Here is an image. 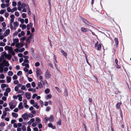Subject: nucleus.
I'll use <instances>...</instances> for the list:
<instances>
[{
	"instance_id": "42",
	"label": "nucleus",
	"mask_w": 131,
	"mask_h": 131,
	"mask_svg": "<svg viewBox=\"0 0 131 131\" xmlns=\"http://www.w3.org/2000/svg\"><path fill=\"white\" fill-rule=\"evenodd\" d=\"M22 74V72L21 71H19L17 73V75L20 76Z\"/></svg>"
},
{
	"instance_id": "18",
	"label": "nucleus",
	"mask_w": 131,
	"mask_h": 131,
	"mask_svg": "<svg viewBox=\"0 0 131 131\" xmlns=\"http://www.w3.org/2000/svg\"><path fill=\"white\" fill-rule=\"evenodd\" d=\"M25 35V33L23 31H21L20 33L18 35V36L19 37H20L22 36H24Z\"/></svg>"
},
{
	"instance_id": "20",
	"label": "nucleus",
	"mask_w": 131,
	"mask_h": 131,
	"mask_svg": "<svg viewBox=\"0 0 131 131\" xmlns=\"http://www.w3.org/2000/svg\"><path fill=\"white\" fill-rule=\"evenodd\" d=\"M33 106L37 109H38L39 107V106L38 105V104L36 102H35L33 104Z\"/></svg>"
},
{
	"instance_id": "30",
	"label": "nucleus",
	"mask_w": 131,
	"mask_h": 131,
	"mask_svg": "<svg viewBox=\"0 0 131 131\" xmlns=\"http://www.w3.org/2000/svg\"><path fill=\"white\" fill-rule=\"evenodd\" d=\"M36 121L37 122V123H39L41 122V120L38 117H37L36 118Z\"/></svg>"
},
{
	"instance_id": "7",
	"label": "nucleus",
	"mask_w": 131,
	"mask_h": 131,
	"mask_svg": "<svg viewBox=\"0 0 131 131\" xmlns=\"http://www.w3.org/2000/svg\"><path fill=\"white\" fill-rule=\"evenodd\" d=\"M13 25L14 28V30H16V29L17 27L19 25V24L17 21H15L14 22Z\"/></svg>"
},
{
	"instance_id": "39",
	"label": "nucleus",
	"mask_w": 131,
	"mask_h": 131,
	"mask_svg": "<svg viewBox=\"0 0 131 131\" xmlns=\"http://www.w3.org/2000/svg\"><path fill=\"white\" fill-rule=\"evenodd\" d=\"M40 63L38 62H36L35 63V66L36 67H39L40 66Z\"/></svg>"
},
{
	"instance_id": "63",
	"label": "nucleus",
	"mask_w": 131,
	"mask_h": 131,
	"mask_svg": "<svg viewBox=\"0 0 131 131\" xmlns=\"http://www.w3.org/2000/svg\"><path fill=\"white\" fill-rule=\"evenodd\" d=\"M22 17L23 18H25L26 17V15L25 13H23L22 14Z\"/></svg>"
},
{
	"instance_id": "2",
	"label": "nucleus",
	"mask_w": 131,
	"mask_h": 131,
	"mask_svg": "<svg viewBox=\"0 0 131 131\" xmlns=\"http://www.w3.org/2000/svg\"><path fill=\"white\" fill-rule=\"evenodd\" d=\"M16 103L15 101L12 100L9 103V108L11 109H13L16 106Z\"/></svg>"
},
{
	"instance_id": "29",
	"label": "nucleus",
	"mask_w": 131,
	"mask_h": 131,
	"mask_svg": "<svg viewBox=\"0 0 131 131\" xmlns=\"http://www.w3.org/2000/svg\"><path fill=\"white\" fill-rule=\"evenodd\" d=\"M121 104V103L119 102L117 103L116 105V107L117 109H119V108Z\"/></svg>"
},
{
	"instance_id": "9",
	"label": "nucleus",
	"mask_w": 131,
	"mask_h": 131,
	"mask_svg": "<svg viewBox=\"0 0 131 131\" xmlns=\"http://www.w3.org/2000/svg\"><path fill=\"white\" fill-rule=\"evenodd\" d=\"M36 73L37 76H39L41 73V70L39 68H37L36 70Z\"/></svg>"
},
{
	"instance_id": "14",
	"label": "nucleus",
	"mask_w": 131,
	"mask_h": 131,
	"mask_svg": "<svg viewBox=\"0 0 131 131\" xmlns=\"http://www.w3.org/2000/svg\"><path fill=\"white\" fill-rule=\"evenodd\" d=\"M19 27L21 28L23 30H24L26 28L27 26L23 24H21L19 25Z\"/></svg>"
},
{
	"instance_id": "26",
	"label": "nucleus",
	"mask_w": 131,
	"mask_h": 131,
	"mask_svg": "<svg viewBox=\"0 0 131 131\" xmlns=\"http://www.w3.org/2000/svg\"><path fill=\"white\" fill-rule=\"evenodd\" d=\"M12 115L13 117L15 118H17L18 116L17 114L14 112H13L12 113Z\"/></svg>"
},
{
	"instance_id": "54",
	"label": "nucleus",
	"mask_w": 131,
	"mask_h": 131,
	"mask_svg": "<svg viewBox=\"0 0 131 131\" xmlns=\"http://www.w3.org/2000/svg\"><path fill=\"white\" fill-rule=\"evenodd\" d=\"M57 124L59 125H61V119H59L58 121V122L57 123Z\"/></svg>"
},
{
	"instance_id": "55",
	"label": "nucleus",
	"mask_w": 131,
	"mask_h": 131,
	"mask_svg": "<svg viewBox=\"0 0 131 131\" xmlns=\"http://www.w3.org/2000/svg\"><path fill=\"white\" fill-rule=\"evenodd\" d=\"M4 21V18L3 17L1 16L0 17V22L3 21Z\"/></svg>"
},
{
	"instance_id": "44",
	"label": "nucleus",
	"mask_w": 131,
	"mask_h": 131,
	"mask_svg": "<svg viewBox=\"0 0 131 131\" xmlns=\"http://www.w3.org/2000/svg\"><path fill=\"white\" fill-rule=\"evenodd\" d=\"M26 86L27 88H29L31 87V86L30 84L29 83H28L26 85Z\"/></svg>"
},
{
	"instance_id": "19",
	"label": "nucleus",
	"mask_w": 131,
	"mask_h": 131,
	"mask_svg": "<svg viewBox=\"0 0 131 131\" xmlns=\"http://www.w3.org/2000/svg\"><path fill=\"white\" fill-rule=\"evenodd\" d=\"M5 57L6 58H7L8 60L12 58V56L11 55L6 54L5 55Z\"/></svg>"
},
{
	"instance_id": "47",
	"label": "nucleus",
	"mask_w": 131,
	"mask_h": 131,
	"mask_svg": "<svg viewBox=\"0 0 131 131\" xmlns=\"http://www.w3.org/2000/svg\"><path fill=\"white\" fill-rule=\"evenodd\" d=\"M50 109H51V108L50 106H47L46 107V111L48 112L50 110Z\"/></svg>"
},
{
	"instance_id": "25",
	"label": "nucleus",
	"mask_w": 131,
	"mask_h": 131,
	"mask_svg": "<svg viewBox=\"0 0 131 131\" xmlns=\"http://www.w3.org/2000/svg\"><path fill=\"white\" fill-rule=\"evenodd\" d=\"M49 118V120L50 122H53L54 121V118L53 116L52 115H50Z\"/></svg>"
},
{
	"instance_id": "16",
	"label": "nucleus",
	"mask_w": 131,
	"mask_h": 131,
	"mask_svg": "<svg viewBox=\"0 0 131 131\" xmlns=\"http://www.w3.org/2000/svg\"><path fill=\"white\" fill-rule=\"evenodd\" d=\"M48 126L49 127H51L53 129H55L56 128L55 126L53 125L51 123H49L48 125Z\"/></svg>"
},
{
	"instance_id": "24",
	"label": "nucleus",
	"mask_w": 131,
	"mask_h": 131,
	"mask_svg": "<svg viewBox=\"0 0 131 131\" xmlns=\"http://www.w3.org/2000/svg\"><path fill=\"white\" fill-rule=\"evenodd\" d=\"M32 25L31 23H30L29 24H28L27 25V30H29L30 28L32 27Z\"/></svg>"
},
{
	"instance_id": "35",
	"label": "nucleus",
	"mask_w": 131,
	"mask_h": 131,
	"mask_svg": "<svg viewBox=\"0 0 131 131\" xmlns=\"http://www.w3.org/2000/svg\"><path fill=\"white\" fill-rule=\"evenodd\" d=\"M55 88L59 93H60L61 92V90L58 87H55Z\"/></svg>"
},
{
	"instance_id": "59",
	"label": "nucleus",
	"mask_w": 131,
	"mask_h": 131,
	"mask_svg": "<svg viewBox=\"0 0 131 131\" xmlns=\"http://www.w3.org/2000/svg\"><path fill=\"white\" fill-rule=\"evenodd\" d=\"M42 127V124H38V127L39 128H41Z\"/></svg>"
},
{
	"instance_id": "6",
	"label": "nucleus",
	"mask_w": 131,
	"mask_h": 131,
	"mask_svg": "<svg viewBox=\"0 0 131 131\" xmlns=\"http://www.w3.org/2000/svg\"><path fill=\"white\" fill-rule=\"evenodd\" d=\"M95 47L97 48L98 50L101 49V46L100 44L98 42H97L95 45Z\"/></svg>"
},
{
	"instance_id": "5",
	"label": "nucleus",
	"mask_w": 131,
	"mask_h": 131,
	"mask_svg": "<svg viewBox=\"0 0 131 131\" xmlns=\"http://www.w3.org/2000/svg\"><path fill=\"white\" fill-rule=\"evenodd\" d=\"M45 76L47 79H49L51 77V75L49 71L48 70H47V71L45 73Z\"/></svg>"
},
{
	"instance_id": "46",
	"label": "nucleus",
	"mask_w": 131,
	"mask_h": 131,
	"mask_svg": "<svg viewBox=\"0 0 131 131\" xmlns=\"http://www.w3.org/2000/svg\"><path fill=\"white\" fill-rule=\"evenodd\" d=\"M10 91V88H7L6 90V92L8 93H9Z\"/></svg>"
},
{
	"instance_id": "27",
	"label": "nucleus",
	"mask_w": 131,
	"mask_h": 131,
	"mask_svg": "<svg viewBox=\"0 0 131 131\" xmlns=\"http://www.w3.org/2000/svg\"><path fill=\"white\" fill-rule=\"evenodd\" d=\"M18 21H19L21 23V24H23L24 22V20L23 19L19 18H18Z\"/></svg>"
},
{
	"instance_id": "62",
	"label": "nucleus",
	"mask_w": 131,
	"mask_h": 131,
	"mask_svg": "<svg viewBox=\"0 0 131 131\" xmlns=\"http://www.w3.org/2000/svg\"><path fill=\"white\" fill-rule=\"evenodd\" d=\"M24 62L26 63H29V62L28 59H25Z\"/></svg>"
},
{
	"instance_id": "33",
	"label": "nucleus",
	"mask_w": 131,
	"mask_h": 131,
	"mask_svg": "<svg viewBox=\"0 0 131 131\" xmlns=\"http://www.w3.org/2000/svg\"><path fill=\"white\" fill-rule=\"evenodd\" d=\"M49 120V118L47 117H45L44 118L45 122V123H46Z\"/></svg>"
},
{
	"instance_id": "23",
	"label": "nucleus",
	"mask_w": 131,
	"mask_h": 131,
	"mask_svg": "<svg viewBox=\"0 0 131 131\" xmlns=\"http://www.w3.org/2000/svg\"><path fill=\"white\" fill-rule=\"evenodd\" d=\"M11 80V78L10 77L7 76L6 77V81L7 83H9L10 82Z\"/></svg>"
},
{
	"instance_id": "3",
	"label": "nucleus",
	"mask_w": 131,
	"mask_h": 131,
	"mask_svg": "<svg viewBox=\"0 0 131 131\" xmlns=\"http://www.w3.org/2000/svg\"><path fill=\"white\" fill-rule=\"evenodd\" d=\"M5 49L6 50H8V53H11L13 56L15 54V52L13 50L12 48L11 47L6 46L5 47Z\"/></svg>"
},
{
	"instance_id": "4",
	"label": "nucleus",
	"mask_w": 131,
	"mask_h": 131,
	"mask_svg": "<svg viewBox=\"0 0 131 131\" xmlns=\"http://www.w3.org/2000/svg\"><path fill=\"white\" fill-rule=\"evenodd\" d=\"M13 42L11 44V45L13 46L17 43H18L19 42V40L18 38H15L13 39Z\"/></svg>"
},
{
	"instance_id": "36",
	"label": "nucleus",
	"mask_w": 131,
	"mask_h": 131,
	"mask_svg": "<svg viewBox=\"0 0 131 131\" xmlns=\"http://www.w3.org/2000/svg\"><path fill=\"white\" fill-rule=\"evenodd\" d=\"M45 92L46 94H48L50 92V90L48 89H47L45 90Z\"/></svg>"
},
{
	"instance_id": "34",
	"label": "nucleus",
	"mask_w": 131,
	"mask_h": 131,
	"mask_svg": "<svg viewBox=\"0 0 131 131\" xmlns=\"http://www.w3.org/2000/svg\"><path fill=\"white\" fill-rule=\"evenodd\" d=\"M10 28L11 30H12L14 29V26H13L12 23H10Z\"/></svg>"
},
{
	"instance_id": "28",
	"label": "nucleus",
	"mask_w": 131,
	"mask_h": 131,
	"mask_svg": "<svg viewBox=\"0 0 131 131\" xmlns=\"http://www.w3.org/2000/svg\"><path fill=\"white\" fill-rule=\"evenodd\" d=\"M18 97V100L20 101H22V97L21 96L20 94H18L17 95Z\"/></svg>"
},
{
	"instance_id": "43",
	"label": "nucleus",
	"mask_w": 131,
	"mask_h": 131,
	"mask_svg": "<svg viewBox=\"0 0 131 131\" xmlns=\"http://www.w3.org/2000/svg\"><path fill=\"white\" fill-rule=\"evenodd\" d=\"M38 85L40 88H41L43 87L42 84L39 82L38 83Z\"/></svg>"
},
{
	"instance_id": "10",
	"label": "nucleus",
	"mask_w": 131,
	"mask_h": 131,
	"mask_svg": "<svg viewBox=\"0 0 131 131\" xmlns=\"http://www.w3.org/2000/svg\"><path fill=\"white\" fill-rule=\"evenodd\" d=\"M23 46V45L22 43L18 42L16 44V47L17 48H19L22 47Z\"/></svg>"
},
{
	"instance_id": "51",
	"label": "nucleus",
	"mask_w": 131,
	"mask_h": 131,
	"mask_svg": "<svg viewBox=\"0 0 131 131\" xmlns=\"http://www.w3.org/2000/svg\"><path fill=\"white\" fill-rule=\"evenodd\" d=\"M17 78V77L16 75H15L13 76V80H16Z\"/></svg>"
},
{
	"instance_id": "8",
	"label": "nucleus",
	"mask_w": 131,
	"mask_h": 131,
	"mask_svg": "<svg viewBox=\"0 0 131 131\" xmlns=\"http://www.w3.org/2000/svg\"><path fill=\"white\" fill-rule=\"evenodd\" d=\"M21 8H29L28 5L24 3L21 4Z\"/></svg>"
},
{
	"instance_id": "41",
	"label": "nucleus",
	"mask_w": 131,
	"mask_h": 131,
	"mask_svg": "<svg viewBox=\"0 0 131 131\" xmlns=\"http://www.w3.org/2000/svg\"><path fill=\"white\" fill-rule=\"evenodd\" d=\"M114 41L115 42V43L117 45L118 44V39L117 38H115L114 39Z\"/></svg>"
},
{
	"instance_id": "40",
	"label": "nucleus",
	"mask_w": 131,
	"mask_h": 131,
	"mask_svg": "<svg viewBox=\"0 0 131 131\" xmlns=\"http://www.w3.org/2000/svg\"><path fill=\"white\" fill-rule=\"evenodd\" d=\"M6 45L5 43L3 42H0V46H4Z\"/></svg>"
},
{
	"instance_id": "13",
	"label": "nucleus",
	"mask_w": 131,
	"mask_h": 131,
	"mask_svg": "<svg viewBox=\"0 0 131 131\" xmlns=\"http://www.w3.org/2000/svg\"><path fill=\"white\" fill-rule=\"evenodd\" d=\"M81 30L82 32H86L88 31V30L86 28L83 27H82L81 28Z\"/></svg>"
},
{
	"instance_id": "37",
	"label": "nucleus",
	"mask_w": 131,
	"mask_h": 131,
	"mask_svg": "<svg viewBox=\"0 0 131 131\" xmlns=\"http://www.w3.org/2000/svg\"><path fill=\"white\" fill-rule=\"evenodd\" d=\"M8 75L10 76H12L13 75V73L12 71H9L8 72Z\"/></svg>"
},
{
	"instance_id": "22",
	"label": "nucleus",
	"mask_w": 131,
	"mask_h": 131,
	"mask_svg": "<svg viewBox=\"0 0 131 131\" xmlns=\"http://www.w3.org/2000/svg\"><path fill=\"white\" fill-rule=\"evenodd\" d=\"M22 105L23 103L22 102H21L20 103L18 106V107L19 109H22L23 108V107Z\"/></svg>"
},
{
	"instance_id": "38",
	"label": "nucleus",
	"mask_w": 131,
	"mask_h": 131,
	"mask_svg": "<svg viewBox=\"0 0 131 131\" xmlns=\"http://www.w3.org/2000/svg\"><path fill=\"white\" fill-rule=\"evenodd\" d=\"M6 10H1L0 11V14H1L2 15L5 12Z\"/></svg>"
},
{
	"instance_id": "64",
	"label": "nucleus",
	"mask_w": 131,
	"mask_h": 131,
	"mask_svg": "<svg viewBox=\"0 0 131 131\" xmlns=\"http://www.w3.org/2000/svg\"><path fill=\"white\" fill-rule=\"evenodd\" d=\"M27 131H31V129L30 128V126H28L27 127Z\"/></svg>"
},
{
	"instance_id": "49",
	"label": "nucleus",
	"mask_w": 131,
	"mask_h": 131,
	"mask_svg": "<svg viewBox=\"0 0 131 131\" xmlns=\"http://www.w3.org/2000/svg\"><path fill=\"white\" fill-rule=\"evenodd\" d=\"M31 85L34 88L36 86V84L34 82H32L31 83Z\"/></svg>"
},
{
	"instance_id": "11",
	"label": "nucleus",
	"mask_w": 131,
	"mask_h": 131,
	"mask_svg": "<svg viewBox=\"0 0 131 131\" xmlns=\"http://www.w3.org/2000/svg\"><path fill=\"white\" fill-rule=\"evenodd\" d=\"M10 30L9 29L6 30L4 34V36L6 37L8 35L10 34Z\"/></svg>"
},
{
	"instance_id": "50",
	"label": "nucleus",
	"mask_w": 131,
	"mask_h": 131,
	"mask_svg": "<svg viewBox=\"0 0 131 131\" xmlns=\"http://www.w3.org/2000/svg\"><path fill=\"white\" fill-rule=\"evenodd\" d=\"M21 90H25L26 89V86L25 85H23L21 86Z\"/></svg>"
},
{
	"instance_id": "21",
	"label": "nucleus",
	"mask_w": 131,
	"mask_h": 131,
	"mask_svg": "<svg viewBox=\"0 0 131 131\" xmlns=\"http://www.w3.org/2000/svg\"><path fill=\"white\" fill-rule=\"evenodd\" d=\"M52 96L51 94H49L45 96V98L46 100L50 99L51 98Z\"/></svg>"
},
{
	"instance_id": "60",
	"label": "nucleus",
	"mask_w": 131,
	"mask_h": 131,
	"mask_svg": "<svg viewBox=\"0 0 131 131\" xmlns=\"http://www.w3.org/2000/svg\"><path fill=\"white\" fill-rule=\"evenodd\" d=\"M37 95L36 94H35L33 95L32 98L33 99H34L36 97H37Z\"/></svg>"
},
{
	"instance_id": "1",
	"label": "nucleus",
	"mask_w": 131,
	"mask_h": 131,
	"mask_svg": "<svg viewBox=\"0 0 131 131\" xmlns=\"http://www.w3.org/2000/svg\"><path fill=\"white\" fill-rule=\"evenodd\" d=\"M9 65L8 61L0 57V71L1 73L3 72V66L8 67Z\"/></svg>"
},
{
	"instance_id": "32",
	"label": "nucleus",
	"mask_w": 131,
	"mask_h": 131,
	"mask_svg": "<svg viewBox=\"0 0 131 131\" xmlns=\"http://www.w3.org/2000/svg\"><path fill=\"white\" fill-rule=\"evenodd\" d=\"M21 2L20 1H19L17 3V6H18L17 8H21Z\"/></svg>"
},
{
	"instance_id": "56",
	"label": "nucleus",
	"mask_w": 131,
	"mask_h": 131,
	"mask_svg": "<svg viewBox=\"0 0 131 131\" xmlns=\"http://www.w3.org/2000/svg\"><path fill=\"white\" fill-rule=\"evenodd\" d=\"M2 25L3 27H5L6 26L5 23V22H3L2 23Z\"/></svg>"
},
{
	"instance_id": "53",
	"label": "nucleus",
	"mask_w": 131,
	"mask_h": 131,
	"mask_svg": "<svg viewBox=\"0 0 131 131\" xmlns=\"http://www.w3.org/2000/svg\"><path fill=\"white\" fill-rule=\"evenodd\" d=\"M15 84H17L19 83V81L18 80H14L13 82Z\"/></svg>"
},
{
	"instance_id": "12",
	"label": "nucleus",
	"mask_w": 131,
	"mask_h": 131,
	"mask_svg": "<svg viewBox=\"0 0 131 131\" xmlns=\"http://www.w3.org/2000/svg\"><path fill=\"white\" fill-rule=\"evenodd\" d=\"M25 95L27 99H30L31 97V95L30 93L28 92L26 93Z\"/></svg>"
},
{
	"instance_id": "57",
	"label": "nucleus",
	"mask_w": 131,
	"mask_h": 131,
	"mask_svg": "<svg viewBox=\"0 0 131 131\" xmlns=\"http://www.w3.org/2000/svg\"><path fill=\"white\" fill-rule=\"evenodd\" d=\"M17 5V3L15 2H12V5L13 6H15Z\"/></svg>"
},
{
	"instance_id": "17",
	"label": "nucleus",
	"mask_w": 131,
	"mask_h": 131,
	"mask_svg": "<svg viewBox=\"0 0 131 131\" xmlns=\"http://www.w3.org/2000/svg\"><path fill=\"white\" fill-rule=\"evenodd\" d=\"M22 117L24 119H26L28 118V116L27 114L25 113L23 115Z\"/></svg>"
},
{
	"instance_id": "45",
	"label": "nucleus",
	"mask_w": 131,
	"mask_h": 131,
	"mask_svg": "<svg viewBox=\"0 0 131 131\" xmlns=\"http://www.w3.org/2000/svg\"><path fill=\"white\" fill-rule=\"evenodd\" d=\"M5 125V124L4 122L1 123L0 124V126L1 127H4Z\"/></svg>"
},
{
	"instance_id": "15",
	"label": "nucleus",
	"mask_w": 131,
	"mask_h": 131,
	"mask_svg": "<svg viewBox=\"0 0 131 131\" xmlns=\"http://www.w3.org/2000/svg\"><path fill=\"white\" fill-rule=\"evenodd\" d=\"M17 10V9H7V11L8 12L13 13Z\"/></svg>"
},
{
	"instance_id": "31",
	"label": "nucleus",
	"mask_w": 131,
	"mask_h": 131,
	"mask_svg": "<svg viewBox=\"0 0 131 131\" xmlns=\"http://www.w3.org/2000/svg\"><path fill=\"white\" fill-rule=\"evenodd\" d=\"M61 53L63 55H64L65 57H66L67 56V53L66 52H65L63 50H62L61 51Z\"/></svg>"
},
{
	"instance_id": "61",
	"label": "nucleus",
	"mask_w": 131,
	"mask_h": 131,
	"mask_svg": "<svg viewBox=\"0 0 131 131\" xmlns=\"http://www.w3.org/2000/svg\"><path fill=\"white\" fill-rule=\"evenodd\" d=\"M5 111L7 112V111H10V109H9L8 108V107H6L5 108Z\"/></svg>"
},
{
	"instance_id": "52",
	"label": "nucleus",
	"mask_w": 131,
	"mask_h": 131,
	"mask_svg": "<svg viewBox=\"0 0 131 131\" xmlns=\"http://www.w3.org/2000/svg\"><path fill=\"white\" fill-rule=\"evenodd\" d=\"M18 33V32L16 31L13 34V35L14 36H15L16 35H17Z\"/></svg>"
},
{
	"instance_id": "48",
	"label": "nucleus",
	"mask_w": 131,
	"mask_h": 131,
	"mask_svg": "<svg viewBox=\"0 0 131 131\" xmlns=\"http://www.w3.org/2000/svg\"><path fill=\"white\" fill-rule=\"evenodd\" d=\"M5 78V76L4 74H1L0 75V78L2 79H3Z\"/></svg>"
},
{
	"instance_id": "58",
	"label": "nucleus",
	"mask_w": 131,
	"mask_h": 131,
	"mask_svg": "<svg viewBox=\"0 0 131 131\" xmlns=\"http://www.w3.org/2000/svg\"><path fill=\"white\" fill-rule=\"evenodd\" d=\"M25 50V48H22L19 49V52H23Z\"/></svg>"
}]
</instances>
